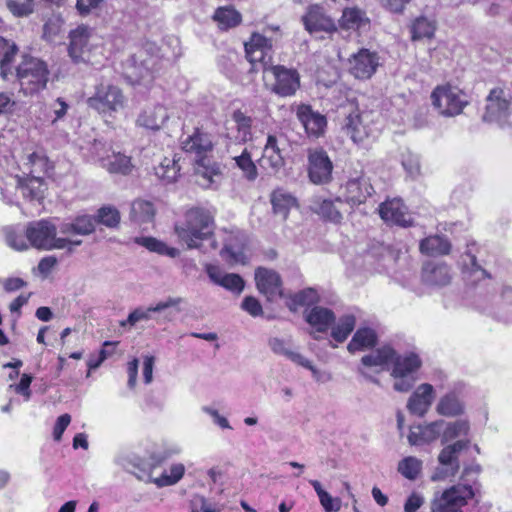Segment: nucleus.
I'll return each instance as SVG.
<instances>
[{"label": "nucleus", "instance_id": "nucleus-1", "mask_svg": "<svg viewBox=\"0 0 512 512\" xmlns=\"http://www.w3.org/2000/svg\"><path fill=\"white\" fill-rule=\"evenodd\" d=\"M215 228L214 214L207 208L195 206L185 211L183 219L175 223L174 231L188 249H196L214 238Z\"/></svg>", "mask_w": 512, "mask_h": 512}, {"label": "nucleus", "instance_id": "nucleus-2", "mask_svg": "<svg viewBox=\"0 0 512 512\" xmlns=\"http://www.w3.org/2000/svg\"><path fill=\"white\" fill-rule=\"evenodd\" d=\"M49 75L44 60L24 53L18 65L13 68L11 80L17 82L20 92L25 96H32L46 88Z\"/></svg>", "mask_w": 512, "mask_h": 512}, {"label": "nucleus", "instance_id": "nucleus-3", "mask_svg": "<svg viewBox=\"0 0 512 512\" xmlns=\"http://www.w3.org/2000/svg\"><path fill=\"white\" fill-rule=\"evenodd\" d=\"M127 96L116 83L102 80L94 86V91L86 100L89 109L97 113L106 123L127 106Z\"/></svg>", "mask_w": 512, "mask_h": 512}, {"label": "nucleus", "instance_id": "nucleus-4", "mask_svg": "<svg viewBox=\"0 0 512 512\" xmlns=\"http://www.w3.org/2000/svg\"><path fill=\"white\" fill-rule=\"evenodd\" d=\"M56 235L57 227L47 219L29 222L25 229L29 245L39 250L67 248L71 252L74 246L82 244V240H72Z\"/></svg>", "mask_w": 512, "mask_h": 512}, {"label": "nucleus", "instance_id": "nucleus-5", "mask_svg": "<svg viewBox=\"0 0 512 512\" xmlns=\"http://www.w3.org/2000/svg\"><path fill=\"white\" fill-rule=\"evenodd\" d=\"M431 101L435 108L445 116H457L468 105L466 93L450 83L436 86L431 93Z\"/></svg>", "mask_w": 512, "mask_h": 512}, {"label": "nucleus", "instance_id": "nucleus-6", "mask_svg": "<svg viewBox=\"0 0 512 512\" xmlns=\"http://www.w3.org/2000/svg\"><path fill=\"white\" fill-rule=\"evenodd\" d=\"M394 357L390 363L393 365L391 376L396 379L393 388L398 392H408L415 382L413 374L422 366L421 358L414 352L399 355L396 350Z\"/></svg>", "mask_w": 512, "mask_h": 512}, {"label": "nucleus", "instance_id": "nucleus-7", "mask_svg": "<svg viewBox=\"0 0 512 512\" xmlns=\"http://www.w3.org/2000/svg\"><path fill=\"white\" fill-rule=\"evenodd\" d=\"M511 115L512 103L510 98L506 97L504 89L501 87L491 89L486 97L483 121L503 126L508 123Z\"/></svg>", "mask_w": 512, "mask_h": 512}, {"label": "nucleus", "instance_id": "nucleus-8", "mask_svg": "<svg viewBox=\"0 0 512 512\" xmlns=\"http://www.w3.org/2000/svg\"><path fill=\"white\" fill-rule=\"evenodd\" d=\"M245 58L253 66L260 64L266 71L273 58V40L263 33L253 31L244 42Z\"/></svg>", "mask_w": 512, "mask_h": 512}, {"label": "nucleus", "instance_id": "nucleus-9", "mask_svg": "<svg viewBox=\"0 0 512 512\" xmlns=\"http://www.w3.org/2000/svg\"><path fill=\"white\" fill-rule=\"evenodd\" d=\"M470 485H454L446 489L432 504V512H463L461 508L474 497Z\"/></svg>", "mask_w": 512, "mask_h": 512}, {"label": "nucleus", "instance_id": "nucleus-10", "mask_svg": "<svg viewBox=\"0 0 512 512\" xmlns=\"http://www.w3.org/2000/svg\"><path fill=\"white\" fill-rule=\"evenodd\" d=\"M267 70L273 75L274 82L270 91L279 97H292L300 89V74L294 68L284 65H271Z\"/></svg>", "mask_w": 512, "mask_h": 512}, {"label": "nucleus", "instance_id": "nucleus-11", "mask_svg": "<svg viewBox=\"0 0 512 512\" xmlns=\"http://www.w3.org/2000/svg\"><path fill=\"white\" fill-rule=\"evenodd\" d=\"M94 150L102 168L110 174L129 175L134 165L132 159L121 152L112 151L111 145L95 143Z\"/></svg>", "mask_w": 512, "mask_h": 512}, {"label": "nucleus", "instance_id": "nucleus-12", "mask_svg": "<svg viewBox=\"0 0 512 512\" xmlns=\"http://www.w3.org/2000/svg\"><path fill=\"white\" fill-rule=\"evenodd\" d=\"M308 177L313 184H327L332 180L333 163L323 147L307 151Z\"/></svg>", "mask_w": 512, "mask_h": 512}, {"label": "nucleus", "instance_id": "nucleus-13", "mask_svg": "<svg viewBox=\"0 0 512 512\" xmlns=\"http://www.w3.org/2000/svg\"><path fill=\"white\" fill-rule=\"evenodd\" d=\"M255 285L258 292L267 302H274L284 297V287L281 275L270 268L259 266L254 273Z\"/></svg>", "mask_w": 512, "mask_h": 512}, {"label": "nucleus", "instance_id": "nucleus-14", "mask_svg": "<svg viewBox=\"0 0 512 512\" xmlns=\"http://www.w3.org/2000/svg\"><path fill=\"white\" fill-rule=\"evenodd\" d=\"M349 73L359 80L370 79L380 65V57L377 51L368 48H360L349 59Z\"/></svg>", "mask_w": 512, "mask_h": 512}, {"label": "nucleus", "instance_id": "nucleus-15", "mask_svg": "<svg viewBox=\"0 0 512 512\" xmlns=\"http://www.w3.org/2000/svg\"><path fill=\"white\" fill-rule=\"evenodd\" d=\"M304 28L309 33L325 32L332 35L338 32V26L320 4L309 5L301 18Z\"/></svg>", "mask_w": 512, "mask_h": 512}, {"label": "nucleus", "instance_id": "nucleus-16", "mask_svg": "<svg viewBox=\"0 0 512 512\" xmlns=\"http://www.w3.org/2000/svg\"><path fill=\"white\" fill-rule=\"evenodd\" d=\"M380 218L388 225L399 227H410L413 225V218L410 216L408 207L401 198L387 199L379 205Z\"/></svg>", "mask_w": 512, "mask_h": 512}, {"label": "nucleus", "instance_id": "nucleus-17", "mask_svg": "<svg viewBox=\"0 0 512 512\" xmlns=\"http://www.w3.org/2000/svg\"><path fill=\"white\" fill-rule=\"evenodd\" d=\"M336 24L338 30L353 32L357 36H361L371 28V20L366 11L358 6L345 7Z\"/></svg>", "mask_w": 512, "mask_h": 512}, {"label": "nucleus", "instance_id": "nucleus-18", "mask_svg": "<svg viewBox=\"0 0 512 512\" xmlns=\"http://www.w3.org/2000/svg\"><path fill=\"white\" fill-rule=\"evenodd\" d=\"M342 190L343 203L349 204L352 208L364 204L375 192L369 179L365 177L349 179L342 186Z\"/></svg>", "mask_w": 512, "mask_h": 512}, {"label": "nucleus", "instance_id": "nucleus-19", "mask_svg": "<svg viewBox=\"0 0 512 512\" xmlns=\"http://www.w3.org/2000/svg\"><path fill=\"white\" fill-rule=\"evenodd\" d=\"M296 116L303 125L308 137L319 138L324 135L327 119L321 113L314 111L311 105L299 104L296 109Z\"/></svg>", "mask_w": 512, "mask_h": 512}, {"label": "nucleus", "instance_id": "nucleus-20", "mask_svg": "<svg viewBox=\"0 0 512 512\" xmlns=\"http://www.w3.org/2000/svg\"><path fill=\"white\" fill-rule=\"evenodd\" d=\"M368 115L355 110L346 117L345 129L351 140L357 145H365L372 136L373 129Z\"/></svg>", "mask_w": 512, "mask_h": 512}, {"label": "nucleus", "instance_id": "nucleus-21", "mask_svg": "<svg viewBox=\"0 0 512 512\" xmlns=\"http://www.w3.org/2000/svg\"><path fill=\"white\" fill-rule=\"evenodd\" d=\"M91 35L92 29L85 24H80L69 32L68 54L74 63L84 61Z\"/></svg>", "mask_w": 512, "mask_h": 512}, {"label": "nucleus", "instance_id": "nucleus-22", "mask_svg": "<svg viewBox=\"0 0 512 512\" xmlns=\"http://www.w3.org/2000/svg\"><path fill=\"white\" fill-rule=\"evenodd\" d=\"M434 398V387L429 383L420 384L410 395L407 409L411 414L423 417L429 411Z\"/></svg>", "mask_w": 512, "mask_h": 512}, {"label": "nucleus", "instance_id": "nucleus-23", "mask_svg": "<svg viewBox=\"0 0 512 512\" xmlns=\"http://www.w3.org/2000/svg\"><path fill=\"white\" fill-rule=\"evenodd\" d=\"M305 321L315 330L311 336L315 340L319 337L315 333H326L336 321L335 313L326 307L314 306L304 313Z\"/></svg>", "mask_w": 512, "mask_h": 512}, {"label": "nucleus", "instance_id": "nucleus-24", "mask_svg": "<svg viewBox=\"0 0 512 512\" xmlns=\"http://www.w3.org/2000/svg\"><path fill=\"white\" fill-rule=\"evenodd\" d=\"M182 149L195 155V159L207 157L214 149L211 135L196 127L191 135L182 141Z\"/></svg>", "mask_w": 512, "mask_h": 512}, {"label": "nucleus", "instance_id": "nucleus-25", "mask_svg": "<svg viewBox=\"0 0 512 512\" xmlns=\"http://www.w3.org/2000/svg\"><path fill=\"white\" fill-rule=\"evenodd\" d=\"M263 169L278 172L285 165L283 151L275 134H268L262 155L258 160Z\"/></svg>", "mask_w": 512, "mask_h": 512}, {"label": "nucleus", "instance_id": "nucleus-26", "mask_svg": "<svg viewBox=\"0 0 512 512\" xmlns=\"http://www.w3.org/2000/svg\"><path fill=\"white\" fill-rule=\"evenodd\" d=\"M421 279L426 285L446 286L452 280L450 267L444 262L426 261L422 265Z\"/></svg>", "mask_w": 512, "mask_h": 512}, {"label": "nucleus", "instance_id": "nucleus-27", "mask_svg": "<svg viewBox=\"0 0 512 512\" xmlns=\"http://www.w3.org/2000/svg\"><path fill=\"white\" fill-rule=\"evenodd\" d=\"M343 204L342 197H335L334 199L319 198L314 201L313 210L324 222L340 225L344 219L341 210Z\"/></svg>", "mask_w": 512, "mask_h": 512}, {"label": "nucleus", "instance_id": "nucleus-28", "mask_svg": "<svg viewBox=\"0 0 512 512\" xmlns=\"http://www.w3.org/2000/svg\"><path fill=\"white\" fill-rule=\"evenodd\" d=\"M212 21L221 32H228L239 27L243 22V16L233 5L218 6L212 16Z\"/></svg>", "mask_w": 512, "mask_h": 512}, {"label": "nucleus", "instance_id": "nucleus-29", "mask_svg": "<svg viewBox=\"0 0 512 512\" xmlns=\"http://www.w3.org/2000/svg\"><path fill=\"white\" fill-rule=\"evenodd\" d=\"M469 440H458L453 444L444 447L438 456V461L446 468V475L455 476L459 469L460 463L458 460L459 453L469 447Z\"/></svg>", "mask_w": 512, "mask_h": 512}, {"label": "nucleus", "instance_id": "nucleus-30", "mask_svg": "<svg viewBox=\"0 0 512 512\" xmlns=\"http://www.w3.org/2000/svg\"><path fill=\"white\" fill-rule=\"evenodd\" d=\"M206 272L213 283L231 291L237 295L241 294L245 287L244 279L236 273L223 274L216 265H208Z\"/></svg>", "mask_w": 512, "mask_h": 512}, {"label": "nucleus", "instance_id": "nucleus-31", "mask_svg": "<svg viewBox=\"0 0 512 512\" xmlns=\"http://www.w3.org/2000/svg\"><path fill=\"white\" fill-rule=\"evenodd\" d=\"M443 420H436L425 425L412 426L408 435V441L411 445L428 444L440 436Z\"/></svg>", "mask_w": 512, "mask_h": 512}, {"label": "nucleus", "instance_id": "nucleus-32", "mask_svg": "<svg viewBox=\"0 0 512 512\" xmlns=\"http://www.w3.org/2000/svg\"><path fill=\"white\" fill-rule=\"evenodd\" d=\"M169 119L167 108L162 104L144 109L137 117L136 124L140 127L159 130Z\"/></svg>", "mask_w": 512, "mask_h": 512}, {"label": "nucleus", "instance_id": "nucleus-33", "mask_svg": "<svg viewBox=\"0 0 512 512\" xmlns=\"http://www.w3.org/2000/svg\"><path fill=\"white\" fill-rule=\"evenodd\" d=\"M18 52L16 43L0 36V77L5 81L11 80L13 63Z\"/></svg>", "mask_w": 512, "mask_h": 512}, {"label": "nucleus", "instance_id": "nucleus-34", "mask_svg": "<svg viewBox=\"0 0 512 512\" xmlns=\"http://www.w3.org/2000/svg\"><path fill=\"white\" fill-rule=\"evenodd\" d=\"M451 249V242L444 235H430L423 238L419 243V251L432 257L449 255Z\"/></svg>", "mask_w": 512, "mask_h": 512}, {"label": "nucleus", "instance_id": "nucleus-35", "mask_svg": "<svg viewBox=\"0 0 512 512\" xmlns=\"http://www.w3.org/2000/svg\"><path fill=\"white\" fill-rule=\"evenodd\" d=\"M195 175L202 179L199 183L203 187H210L215 177L222 175L220 165L210 157L195 159Z\"/></svg>", "mask_w": 512, "mask_h": 512}, {"label": "nucleus", "instance_id": "nucleus-36", "mask_svg": "<svg viewBox=\"0 0 512 512\" xmlns=\"http://www.w3.org/2000/svg\"><path fill=\"white\" fill-rule=\"evenodd\" d=\"M378 337L376 332L369 327H361L356 330L352 339L347 345V350L354 354L358 351L372 349L377 345Z\"/></svg>", "mask_w": 512, "mask_h": 512}, {"label": "nucleus", "instance_id": "nucleus-37", "mask_svg": "<svg viewBox=\"0 0 512 512\" xmlns=\"http://www.w3.org/2000/svg\"><path fill=\"white\" fill-rule=\"evenodd\" d=\"M27 160L30 169L29 175L44 177L50 176L54 172V163L42 149L29 154Z\"/></svg>", "mask_w": 512, "mask_h": 512}, {"label": "nucleus", "instance_id": "nucleus-38", "mask_svg": "<svg viewBox=\"0 0 512 512\" xmlns=\"http://www.w3.org/2000/svg\"><path fill=\"white\" fill-rule=\"evenodd\" d=\"M20 189L24 198L41 201L45 197L47 186L42 176L29 175L20 182Z\"/></svg>", "mask_w": 512, "mask_h": 512}, {"label": "nucleus", "instance_id": "nucleus-39", "mask_svg": "<svg viewBox=\"0 0 512 512\" xmlns=\"http://www.w3.org/2000/svg\"><path fill=\"white\" fill-rule=\"evenodd\" d=\"M395 356V349L390 345H384L377 348L370 354L364 355L361 358V365L363 367H382L383 369L390 365Z\"/></svg>", "mask_w": 512, "mask_h": 512}, {"label": "nucleus", "instance_id": "nucleus-40", "mask_svg": "<svg viewBox=\"0 0 512 512\" xmlns=\"http://www.w3.org/2000/svg\"><path fill=\"white\" fill-rule=\"evenodd\" d=\"M439 415L456 417L464 413V404L455 392L443 395L436 406Z\"/></svg>", "mask_w": 512, "mask_h": 512}, {"label": "nucleus", "instance_id": "nucleus-41", "mask_svg": "<svg viewBox=\"0 0 512 512\" xmlns=\"http://www.w3.org/2000/svg\"><path fill=\"white\" fill-rule=\"evenodd\" d=\"M180 157L174 154L172 157H164L158 166L154 168L156 176L168 183L175 182L180 176Z\"/></svg>", "mask_w": 512, "mask_h": 512}, {"label": "nucleus", "instance_id": "nucleus-42", "mask_svg": "<svg viewBox=\"0 0 512 512\" xmlns=\"http://www.w3.org/2000/svg\"><path fill=\"white\" fill-rule=\"evenodd\" d=\"M156 209L151 201L136 199L132 202L130 219L138 224L152 222L155 218Z\"/></svg>", "mask_w": 512, "mask_h": 512}, {"label": "nucleus", "instance_id": "nucleus-43", "mask_svg": "<svg viewBox=\"0 0 512 512\" xmlns=\"http://www.w3.org/2000/svg\"><path fill=\"white\" fill-rule=\"evenodd\" d=\"M232 120L235 123V128L237 132L236 138L242 142L247 143L252 141L253 133V119L251 116H248L241 109H236L232 113Z\"/></svg>", "mask_w": 512, "mask_h": 512}, {"label": "nucleus", "instance_id": "nucleus-44", "mask_svg": "<svg viewBox=\"0 0 512 512\" xmlns=\"http://www.w3.org/2000/svg\"><path fill=\"white\" fill-rule=\"evenodd\" d=\"M436 31V23L425 16L416 17L410 25L411 40L431 39Z\"/></svg>", "mask_w": 512, "mask_h": 512}, {"label": "nucleus", "instance_id": "nucleus-45", "mask_svg": "<svg viewBox=\"0 0 512 512\" xmlns=\"http://www.w3.org/2000/svg\"><path fill=\"white\" fill-rule=\"evenodd\" d=\"M235 167H237L242 177L248 182H254L258 178V168L252 159V154L248 148H244L240 155L233 158Z\"/></svg>", "mask_w": 512, "mask_h": 512}, {"label": "nucleus", "instance_id": "nucleus-46", "mask_svg": "<svg viewBox=\"0 0 512 512\" xmlns=\"http://www.w3.org/2000/svg\"><path fill=\"white\" fill-rule=\"evenodd\" d=\"M269 346L275 354L284 355L294 363L315 372V367L311 361L303 357L301 354L286 348L285 342L282 339H271L269 341Z\"/></svg>", "mask_w": 512, "mask_h": 512}, {"label": "nucleus", "instance_id": "nucleus-47", "mask_svg": "<svg viewBox=\"0 0 512 512\" xmlns=\"http://www.w3.org/2000/svg\"><path fill=\"white\" fill-rule=\"evenodd\" d=\"M135 242L143 247H145L150 252L157 253L159 255L168 256L170 258H175L179 256L180 251L175 247L168 246L165 242L156 239L151 236H143L137 237Z\"/></svg>", "mask_w": 512, "mask_h": 512}, {"label": "nucleus", "instance_id": "nucleus-48", "mask_svg": "<svg viewBox=\"0 0 512 512\" xmlns=\"http://www.w3.org/2000/svg\"><path fill=\"white\" fill-rule=\"evenodd\" d=\"M356 326V318L352 314L343 315L338 323L331 328V337L338 343H343L353 332Z\"/></svg>", "mask_w": 512, "mask_h": 512}, {"label": "nucleus", "instance_id": "nucleus-49", "mask_svg": "<svg viewBox=\"0 0 512 512\" xmlns=\"http://www.w3.org/2000/svg\"><path fill=\"white\" fill-rule=\"evenodd\" d=\"M271 204L275 213L287 216L289 210L296 204V199L278 189L271 194Z\"/></svg>", "mask_w": 512, "mask_h": 512}, {"label": "nucleus", "instance_id": "nucleus-50", "mask_svg": "<svg viewBox=\"0 0 512 512\" xmlns=\"http://www.w3.org/2000/svg\"><path fill=\"white\" fill-rule=\"evenodd\" d=\"M94 218L95 223L104 225L108 228H117L121 220L118 209L109 205L100 207Z\"/></svg>", "mask_w": 512, "mask_h": 512}, {"label": "nucleus", "instance_id": "nucleus-51", "mask_svg": "<svg viewBox=\"0 0 512 512\" xmlns=\"http://www.w3.org/2000/svg\"><path fill=\"white\" fill-rule=\"evenodd\" d=\"M315 291L312 288L301 290L287 297L286 306L296 312L298 308L309 305L314 302Z\"/></svg>", "mask_w": 512, "mask_h": 512}, {"label": "nucleus", "instance_id": "nucleus-52", "mask_svg": "<svg viewBox=\"0 0 512 512\" xmlns=\"http://www.w3.org/2000/svg\"><path fill=\"white\" fill-rule=\"evenodd\" d=\"M398 471L405 478L415 480L422 471V461L413 456L405 457L399 462Z\"/></svg>", "mask_w": 512, "mask_h": 512}, {"label": "nucleus", "instance_id": "nucleus-53", "mask_svg": "<svg viewBox=\"0 0 512 512\" xmlns=\"http://www.w3.org/2000/svg\"><path fill=\"white\" fill-rule=\"evenodd\" d=\"M185 469L182 464H175L170 468L168 474L164 471L159 477L153 479L158 487L170 486L177 483L184 475Z\"/></svg>", "mask_w": 512, "mask_h": 512}, {"label": "nucleus", "instance_id": "nucleus-54", "mask_svg": "<svg viewBox=\"0 0 512 512\" xmlns=\"http://www.w3.org/2000/svg\"><path fill=\"white\" fill-rule=\"evenodd\" d=\"M470 430L469 423L467 421H456L449 423L442 433V442L451 441L459 436H467Z\"/></svg>", "mask_w": 512, "mask_h": 512}, {"label": "nucleus", "instance_id": "nucleus-55", "mask_svg": "<svg viewBox=\"0 0 512 512\" xmlns=\"http://www.w3.org/2000/svg\"><path fill=\"white\" fill-rule=\"evenodd\" d=\"M467 256L470 259L469 265H466L463 269V273L467 274L469 278L474 275H477L476 279L473 282L481 281L484 279H490V273L481 267V265L477 262V258L475 255L471 253H467Z\"/></svg>", "mask_w": 512, "mask_h": 512}, {"label": "nucleus", "instance_id": "nucleus-56", "mask_svg": "<svg viewBox=\"0 0 512 512\" xmlns=\"http://www.w3.org/2000/svg\"><path fill=\"white\" fill-rule=\"evenodd\" d=\"M63 25V19L60 16H52L43 25V37L52 40L59 35Z\"/></svg>", "mask_w": 512, "mask_h": 512}, {"label": "nucleus", "instance_id": "nucleus-57", "mask_svg": "<svg viewBox=\"0 0 512 512\" xmlns=\"http://www.w3.org/2000/svg\"><path fill=\"white\" fill-rule=\"evenodd\" d=\"M78 235H89L95 231V218L90 215H79L74 219Z\"/></svg>", "mask_w": 512, "mask_h": 512}, {"label": "nucleus", "instance_id": "nucleus-58", "mask_svg": "<svg viewBox=\"0 0 512 512\" xmlns=\"http://www.w3.org/2000/svg\"><path fill=\"white\" fill-rule=\"evenodd\" d=\"M6 242L8 245L16 250H26L29 247L25 233L22 234L14 229L6 232Z\"/></svg>", "mask_w": 512, "mask_h": 512}, {"label": "nucleus", "instance_id": "nucleus-59", "mask_svg": "<svg viewBox=\"0 0 512 512\" xmlns=\"http://www.w3.org/2000/svg\"><path fill=\"white\" fill-rule=\"evenodd\" d=\"M9 10L16 16H26L33 11V0H8Z\"/></svg>", "mask_w": 512, "mask_h": 512}, {"label": "nucleus", "instance_id": "nucleus-60", "mask_svg": "<svg viewBox=\"0 0 512 512\" xmlns=\"http://www.w3.org/2000/svg\"><path fill=\"white\" fill-rule=\"evenodd\" d=\"M105 0H76L75 9L79 16L87 17L99 9Z\"/></svg>", "mask_w": 512, "mask_h": 512}, {"label": "nucleus", "instance_id": "nucleus-61", "mask_svg": "<svg viewBox=\"0 0 512 512\" xmlns=\"http://www.w3.org/2000/svg\"><path fill=\"white\" fill-rule=\"evenodd\" d=\"M33 381V376L30 374H22L21 379L18 384L11 385V388L14 389L16 394H19L24 397L27 401L31 398L32 392L30 389L31 383Z\"/></svg>", "mask_w": 512, "mask_h": 512}, {"label": "nucleus", "instance_id": "nucleus-62", "mask_svg": "<svg viewBox=\"0 0 512 512\" xmlns=\"http://www.w3.org/2000/svg\"><path fill=\"white\" fill-rule=\"evenodd\" d=\"M241 308L252 317H259L263 315L262 305L254 296H246L241 303Z\"/></svg>", "mask_w": 512, "mask_h": 512}, {"label": "nucleus", "instance_id": "nucleus-63", "mask_svg": "<svg viewBox=\"0 0 512 512\" xmlns=\"http://www.w3.org/2000/svg\"><path fill=\"white\" fill-rule=\"evenodd\" d=\"M221 256L231 265L241 263L245 265L247 263V258L242 251H235L230 246H225L221 250Z\"/></svg>", "mask_w": 512, "mask_h": 512}, {"label": "nucleus", "instance_id": "nucleus-64", "mask_svg": "<svg viewBox=\"0 0 512 512\" xmlns=\"http://www.w3.org/2000/svg\"><path fill=\"white\" fill-rule=\"evenodd\" d=\"M402 165L411 177H415L420 174L419 160L417 157L413 156L412 154L403 156Z\"/></svg>", "mask_w": 512, "mask_h": 512}]
</instances>
